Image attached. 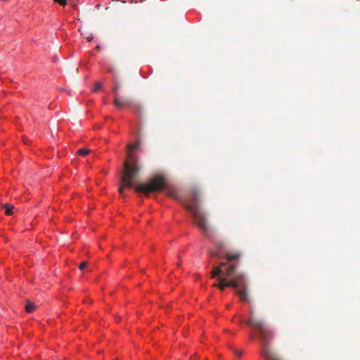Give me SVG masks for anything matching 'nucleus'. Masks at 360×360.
Returning <instances> with one entry per match:
<instances>
[{
  "mask_svg": "<svg viewBox=\"0 0 360 360\" xmlns=\"http://www.w3.org/2000/svg\"><path fill=\"white\" fill-rule=\"evenodd\" d=\"M200 198V193L198 190L193 189L191 193V199L184 201L186 208L192 212V215L195 221V224L201 230L203 235L209 239L212 236V231L209 226L208 219L206 214L201 212L198 205V201Z\"/></svg>",
  "mask_w": 360,
  "mask_h": 360,
  "instance_id": "obj_1",
  "label": "nucleus"
},
{
  "mask_svg": "<svg viewBox=\"0 0 360 360\" xmlns=\"http://www.w3.org/2000/svg\"><path fill=\"white\" fill-rule=\"evenodd\" d=\"M218 281L217 283L213 284L214 287H217L221 290H224L227 287H231L236 290V293L239 296L240 301L250 302L248 296L247 281L243 274H238L234 278L229 279L225 277H219Z\"/></svg>",
  "mask_w": 360,
  "mask_h": 360,
  "instance_id": "obj_2",
  "label": "nucleus"
},
{
  "mask_svg": "<svg viewBox=\"0 0 360 360\" xmlns=\"http://www.w3.org/2000/svg\"><path fill=\"white\" fill-rule=\"evenodd\" d=\"M140 171V167L137 163V158L133 155L129 157V160H126L124 162V170L120 177V184L119 193L124 196V189L125 188H131L136 177Z\"/></svg>",
  "mask_w": 360,
  "mask_h": 360,
  "instance_id": "obj_3",
  "label": "nucleus"
},
{
  "mask_svg": "<svg viewBox=\"0 0 360 360\" xmlns=\"http://www.w3.org/2000/svg\"><path fill=\"white\" fill-rule=\"evenodd\" d=\"M252 328H256L259 332V338L262 344L261 355L266 360H281L269 347V341L272 339L273 334L265 323L263 321L257 322Z\"/></svg>",
  "mask_w": 360,
  "mask_h": 360,
  "instance_id": "obj_4",
  "label": "nucleus"
},
{
  "mask_svg": "<svg viewBox=\"0 0 360 360\" xmlns=\"http://www.w3.org/2000/svg\"><path fill=\"white\" fill-rule=\"evenodd\" d=\"M165 185V179L162 176L158 175L152 178L146 184H138L134 188V191L137 193H141L145 195L148 196L150 193L162 190Z\"/></svg>",
  "mask_w": 360,
  "mask_h": 360,
  "instance_id": "obj_5",
  "label": "nucleus"
},
{
  "mask_svg": "<svg viewBox=\"0 0 360 360\" xmlns=\"http://www.w3.org/2000/svg\"><path fill=\"white\" fill-rule=\"evenodd\" d=\"M114 105L119 109L127 108L130 106V101L128 99L121 98L119 96L114 97Z\"/></svg>",
  "mask_w": 360,
  "mask_h": 360,
  "instance_id": "obj_6",
  "label": "nucleus"
},
{
  "mask_svg": "<svg viewBox=\"0 0 360 360\" xmlns=\"http://www.w3.org/2000/svg\"><path fill=\"white\" fill-rule=\"evenodd\" d=\"M241 274L240 273H236V266L234 264H230L227 268L224 270V276L227 279L234 278L235 276Z\"/></svg>",
  "mask_w": 360,
  "mask_h": 360,
  "instance_id": "obj_7",
  "label": "nucleus"
},
{
  "mask_svg": "<svg viewBox=\"0 0 360 360\" xmlns=\"http://www.w3.org/2000/svg\"><path fill=\"white\" fill-rule=\"evenodd\" d=\"M226 263L221 262L219 266H214L212 271H211V278H214L217 276H224V269L223 268L225 266Z\"/></svg>",
  "mask_w": 360,
  "mask_h": 360,
  "instance_id": "obj_8",
  "label": "nucleus"
},
{
  "mask_svg": "<svg viewBox=\"0 0 360 360\" xmlns=\"http://www.w3.org/2000/svg\"><path fill=\"white\" fill-rule=\"evenodd\" d=\"M215 250H210V254L213 257H220L219 252L225 248V243L222 241H218L215 243Z\"/></svg>",
  "mask_w": 360,
  "mask_h": 360,
  "instance_id": "obj_9",
  "label": "nucleus"
},
{
  "mask_svg": "<svg viewBox=\"0 0 360 360\" xmlns=\"http://www.w3.org/2000/svg\"><path fill=\"white\" fill-rule=\"evenodd\" d=\"M262 321V320H257L256 319H255L254 317V310L252 309V307H250V318L249 319L246 321V323L252 327H253L254 326H255V323L257 322H261Z\"/></svg>",
  "mask_w": 360,
  "mask_h": 360,
  "instance_id": "obj_10",
  "label": "nucleus"
},
{
  "mask_svg": "<svg viewBox=\"0 0 360 360\" xmlns=\"http://www.w3.org/2000/svg\"><path fill=\"white\" fill-rule=\"evenodd\" d=\"M167 195L171 198H173L177 200H181V195H180L179 193L178 192V191L176 189H173V188L169 189L167 192Z\"/></svg>",
  "mask_w": 360,
  "mask_h": 360,
  "instance_id": "obj_11",
  "label": "nucleus"
},
{
  "mask_svg": "<svg viewBox=\"0 0 360 360\" xmlns=\"http://www.w3.org/2000/svg\"><path fill=\"white\" fill-rule=\"evenodd\" d=\"M240 257V254L239 252H227L226 255V258L229 262L238 259Z\"/></svg>",
  "mask_w": 360,
  "mask_h": 360,
  "instance_id": "obj_12",
  "label": "nucleus"
},
{
  "mask_svg": "<svg viewBox=\"0 0 360 360\" xmlns=\"http://www.w3.org/2000/svg\"><path fill=\"white\" fill-rule=\"evenodd\" d=\"M115 86L112 89L113 93L115 94V96H119V91L120 89L121 85L117 78L114 79Z\"/></svg>",
  "mask_w": 360,
  "mask_h": 360,
  "instance_id": "obj_13",
  "label": "nucleus"
},
{
  "mask_svg": "<svg viewBox=\"0 0 360 360\" xmlns=\"http://www.w3.org/2000/svg\"><path fill=\"white\" fill-rule=\"evenodd\" d=\"M3 207L5 208V214L6 215H11L13 214V210L14 209L13 205L5 204L3 205Z\"/></svg>",
  "mask_w": 360,
  "mask_h": 360,
  "instance_id": "obj_14",
  "label": "nucleus"
},
{
  "mask_svg": "<svg viewBox=\"0 0 360 360\" xmlns=\"http://www.w3.org/2000/svg\"><path fill=\"white\" fill-rule=\"evenodd\" d=\"M35 309V305L34 303L30 301L27 302V304L25 306V311L27 313H32Z\"/></svg>",
  "mask_w": 360,
  "mask_h": 360,
  "instance_id": "obj_15",
  "label": "nucleus"
},
{
  "mask_svg": "<svg viewBox=\"0 0 360 360\" xmlns=\"http://www.w3.org/2000/svg\"><path fill=\"white\" fill-rule=\"evenodd\" d=\"M90 152V150L86 149V148H80L77 150V153L80 155L85 156L87 154H89Z\"/></svg>",
  "mask_w": 360,
  "mask_h": 360,
  "instance_id": "obj_16",
  "label": "nucleus"
},
{
  "mask_svg": "<svg viewBox=\"0 0 360 360\" xmlns=\"http://www.w3.org/2000/svg\"><path fill=\"white\" fill-rule=\"evenodd\" d=\"M53 1L63 7H65L68 4L67 0H53Z\"/></svg>",
  "mask_w": 360,
  "mask_h": 360,
  "instance_id": "obj_17",
  "label": "nucleus"
},
{
  "mask_svg": "<svg viewBox=\"0 0 360 360\" xmlns=\"http://www.w3.org/2000/svg\"><path fill=\"white\" fill-rule=\"evenodd\" d=\"M139 145V142H136V143H135L134 144H132V145L129 146V148L130 150H136V149H137V148H138Z\"/></svg>",
  "mask_w": 360,
  "mask_h": 360,
  "instance_id": "obj_18",
  "label": "nucleus"
},
{
  "mask_svg": "<svg viewBox=\"0 0 360 360\" xmlns=\"http://www.w3.org/2000/svg\"><path fill=\"white\" fill-rule=\"evenodd\" d=\"M87 265V262H82V263H80V264L79 265V269L80 270H83Z\"/></svg>",
  "mask_w": 360,
  "mask_h": 360,
  "instance_id": "obj_19",
  "label": "nucleus"
},
{
  "mask_svg": "<svg viewBox=\"0 0 360 360\" xmlns=\"http://www.w3.org/2000/svg\"><path fill=\"white\" fill-rule=\"evenodd\" d=\"M101 87H102V84L101 82H97L95 84L94 91H97V90L100 89Z\"/></svg>",
  "mask_w": 360,
  "mask_h": 360,
  "instance_id": "obj_20",
  "label": "nucleus"
},
{
  "mask_svg": "<svg viewBox=\"0 0 360 360\" xmlns=\"http://www.w3.org/2000/svg\"><path fill=\"white\" fill-rule=\"evenodd\" d=\"M236 355H237L238 356H240L242 355V352H236Z\"/></svg>",
  "mask_w": 360,
  "mask_h": 360,
  "instance_id": "obj_21",
  "label": "nucleus"
},
{
  "mask_svg": "<svg viewBox=\"0 0 360 360\" xmlns=\"http://www.w3.org/2000/svg\"><path fill=\"white\" fill-rule=\"evenodd\" d=\"M23 141H24V142H25V144L28 143V140H27V139H26V140H25V139H23Z\"/></svg>",
  "mask_w": 360,
  "mask_h": 360,
  "instance_id": "obj_22",
  "label": "nucleus"
},
{
  "mask_svg": "<svg viewBox=\"0 0 360 360\" xmlns=\"http://www.w3.org/2000/svg\"><path fill=\"white\" fill-rule=\"evenodd\" d=\"M100 7H101V4H98V5H96V8H99Z\"/></svg>",
  "mask_w": 360,
  "mask_h": 360,
  "instance_id": "obj_23",
  "label": "nucleus"
}]
</instances>
